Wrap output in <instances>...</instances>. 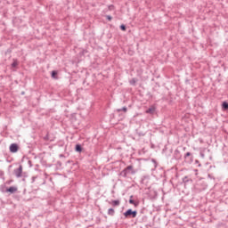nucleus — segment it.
Segmentation results:
<instances>
[{
    "label": "nucleus",
    "mask_w": 228,
    "mask_h": 228,
    "mask_svg": "<svg viewBox=\"0 0 228 228\" xmlns=\"http://www.w3.org/2000/svg\"><path fill=\"white\" fill-rule=\"evenodd\" d=\"M137 216L138 211L133 210L132 208H128L126 211L123 213V216H125V218H136Z\"/></svg>",
    "instance_id": "obj_2"
},
{
    "label": "nucleus",
    "mask_w": 228,
    "mask_h": 228,
    "mask_svg": "<svg viewBox=\"0 0 228 228\" xmlns=\"http://www.w3.org/2000/svg\"><path fill=\"white\" fill-rule=\"evenodd\" d=\"M13 174L17 178L22 177V165H20L18 168H15Z\"/></svg>",
    "instance_id": "obj_6"
},
{
    "label": "nucleus",
    "mask_w": 228,
    "mask_h": 228,
    "mask_svg": "<svg viewBox=\"0 0 228 228\" xmlns=\"http://www.w3.org/2000/svg\"><path fill=\"white\" fill-rule=\"evenodd\" d=\"M155 112H156V108L154 107H151L146 110V113H149L150 115H154Z\"/></svg>",
    "instance_id": "obj_15"
},
{
    "label": "nucleus",
    "mask_w": 228,
    "mask_h": 228,
    "mask_svg": "<svg viewBox=\"0 0 228 228\" xmlns=\"http://www.w3.org/2000/svg\"><path fill=\"white\" fill-rule=\"evenodd\" d=\"M25 92H21V95H24Z\"/></svg>",
    "instance_id": "obj_40"
},
{
    "label": "nucleus",
    "mask_w": 228,
    "mask_h": 228,
    "mask_svg": "<svg viewBox=\"0 0 228 228\" xmlns=\"http://www.w3.org/2000/svg\"><path fill=\"white\" fill-rule=\"evenodd\" d=\"M18 65H19V61H17V59H13V61L11 64V67H12V69H15L17 68Z\"/></svg>",
    "instance_id": "obj_19"
},
{
    "label": "nucleus",
    "mask_w": 228,
    "mask_h": 228,
    "mask_svg": "<svg viewBox=\"0 0 228 228\" xmlns=\"http://www.w3.org/2000/svg\"><path fill=\"white\" fill-rule=\"evenodd\" d=\"M116 111L120 113V111H124V113H127V107H122L121 109H117Z\"/></svg>",
    "instance_id": "obj_20"
},
{
    "label": "nucleus",
    "mask_w": 228,
    "mask_h": 228,
    "mask_svg": "<svg viewBox=\"0 0 228 228\" xmlns=\"http://www.w3.org/2000/svg\"><path fill=\"white\" fill-rule=\"evenodd\" d=\"M153 193H154V198H156V197H158V191H153Z\"/></svg>",
    "instance_id": "obj_35"
},
{
    "label": "nucleus",
    "mask_w": 228,
    "mask_h": 228,
    "mask_svg": "<svg viewBox=\"0 0 228 228\" xmlns=\"http://www.w3.org/2000/svg\"><path fill=\"white\" fill-rule=\"evenodd\" d=\"M183 151H186V147L183 148Z\"/></svg>",
    "instance_id": "obj_41"
},
{
    "label": "nucleus",
    "mask_w": 228,
    "mask_h": 228,
    "mask_svg": "<svg viewBox=\"0 0 228 228\" xmlns=\"http://www.w3.org/2000/svg\"><path fill=\"white\" fill-rule=\"evenodd\" d=\"M200 156L201 158H205L204 152H200Z\"/></svg>",
    "instance_id": "obj_32"
},
{
    "label": "nucleus",
    "mask_w": 228,
    "mask_h": 228,
    "mask_svg": "<svg viewBox=\"0 0 228 228\" xmlns=\"http://www.w3.org/2000/svg\"><path fill=\"white\" fill-rule=\"evenodd\" d=\"M141 184H143L144 186H146V188H149V186L151 185V176L149 175L142 176L141 180Z\"/></svg>",
    "instance_id": "obj_5"
},
{
    "label": "nucleus",
    "mask_w": 228,
    "mask_h": 228,
    "mask_svg": "<svg viewBox=\"0 0 228 228\" xmlns=\"http://www.w3.org/2000/svg\"><path fill=\"white\" fill-rule=\"evenodd\" d=\"M137 134H138V136H145V134H143L142 132H138Z\"/></svg>",
    "instance_id": "obj_29"
},
{
    "label": "nucleus",
    "mask_w": 228,
    "mask_h": 228,
    "mask_svg": "<svg viewBox=\"0 0 228 228\" xmlns=\"http://www.w3.org/2000/svg\"><path fill=\"white\" fill-rule=\"evenodd\" d=\"M13 183V180H9V181H6L5 182V184H11V183Z\"/></svg>",
    "instance_id": "obj_31"
},
{
    "label": "nucleus",
    "mask_w": 228,
    "mask_h": 228,
    "mask_svg": "<svg viewBox=\"0 0 228 228\" xmlns=\"http://www.w3.org/2000/svg\"><path fill=\"white\" fill-rule=\"evenodd\" d=\"M86 53H88V51L83 50V51L81 52V54H85Z\"/></svg>",
    "instance_id": "obj_33"
},
{
    "label": "nucleus",
    "mask_w": 228,
    "mask_h": 228,
    "mask_svg": "<svg viewBox=\"0 0 228 228\" xmlns=\"http://www.w3.org/2000/svg\"><path fill=\"white\" fill-rule=\"evenodd\" d=\"M134 174H136V170H134V167H133V165H130V166H127L126 168H124L119 173V175L126 179L127 178V175H134Z\"/></svg>",
    "instance_id": "obj_1"
},
{
    "label": "nucleus",
    "mask_w": 228,
    "mask_h": 228,
    "mask_svg": "<svg viewBox=\"0 0 228 228\" xmlns=\"http://www.w3.org/2000/svg\"><path fill=\"white\" fill-rule=\"evenodd\" d=\"M28 164H30V167H31V160H28Z\"/></svg>",
    "instance_id": "obj_39"
},
{
    "label": "nucleus",
    "mask_w": 228,
    "mask_h": 228,
    "mask_svg": "<svg viewBox=\"0 0 228 228\" xmlns=\"http://www.w3.org/2000/svg\"><path fill=\"white\" fill-rule=\"evenodd\" d=\"M109 204H111L113 208H118V206H120V200H113L111 202H109Z\"/></svg>",
    "instance_id": "obj_11"
},
{
    "label": "nucleus",
    "mask_w": 228,
    "mask_h": 228,
    "mask_svg": "<svg viewBox=\"0 0 228 228\" xmlns=\"http://www.w3.org/2000/svg\"><path fill=\"white\" fill-rule=\"evenodd\" d=\"M222 110H223V111H227L228 110V102H223Z\"/></svg>",
    "instance_id": "obj_18"
},
{
    "label": "nucleus",
    "mask_w": 228,
    "mask_h": 228,
    "mask_svg": "<svg viewBox=\"0 0 228 228\" xmlns=\"http://www.w3.org/2000/svg\"><path fill=\"white\" fill-rule=\"evenodd\" d=\"M107 215H109V216H115V208H109Z\"/></svg>",
    "instance_id": "obj_13"
},
{
    "label": "nucleus",
    "mask_w": 228,
    "mask_h": 228,
    "mask_svg": "<svg viewBox=\"0 0 228 228\" xmlns=\"http://www.w3.org/2000/svg\"><path fill=\"white\" fill-rule=\"evenodd\" d=\"M107 20H109V22H111V20H113V17L111 15H105Z\"/></svg>",
    "instance_id": "obj_23"
},
{
    "label": "nucleus",
    "mask_w": 228,
    "mask_h": 228,
    "mask_svg": "<svg viewBox=\"0 0 228 228\" xmlns=\"http://www.w3.org/2000/svg\"><path fill=\"white\" fill-rule=\"evenodd\" d=\"M172 159H175V161H181L183 159V154L179 150H175Z\"/></svg>",
    "instance_id": "obj_4"
},
{
    "label": "nucleus",
    "mask_w": 228,
    "mask_h": 228,
    "mask_svg": "<svg viewBox=\"0 0 228 228\" xmlns=\"http://www.w3.org/2000/svg\"><path fill=\"white\" fill-rule=\"evenodd\" d=\"M21 177H23L22 181H26V177H28V173H21Z\"/></svg>",
    "instance_id": "obj_24"
},
{
    "label": "nucleus",
    "mask_w": 228,
    "mask_h": 228,
    "mask_svg": "<svg viewBox=\"0 0 228 228\" xmlns=\"http://www.w3.org/2000/svg\"><path fill=\"white\" fill-rule=\"evenodd\" d=\"M183 161L184 163H187V165H191V163H193L194 161L193 153L190 151H187L186 153H184Z\"/></svg>",
    "instance_id": "obj_3"
},
{
    "label": "nucleus",
    "mask_w": 228,
    "mask_h": 228,
    "mask_svg": "<svg viewBox=\"0 0 228 228\" xmlns=\"http://www.w3.org/2000/svg\"><path fill=\"white\" fill-rule=\"evenodd\" d=\"M0 102H1V98H0Z\"/></svg>",
    "instance_id": "obj_42"
},
{
    "label": "nucleus",
    "mask_w": 228,
    "mask_h": 228,
    "mask_svg": "<svg viewBox=\"0 0 228 228\" xmlns=\"http://www.w3.org/2000/svg\"><path fill=\"white\" fill-rule=\"evenodd\" d=\"M151 161L154 163L155 167H158V162L156 161V159H152Z\"/></svg>",
    "instance_id": "obj_30"
},
{
    "label": "nucleus",
    "mask_w": 228,
    "mask_h": 228,
    "mask_svg": "<svg viewBox=\"0 0 228 228\" xmlns=\"http://www.w3.org/2000/svg\"><path fill=\"white\" fill-rule=\"evenodd\" d=\"M3 175H4V172L0 171V176L2 177Z\"/></svg>",
    "instance_id": "obj_34"
},
{
    "label": "nucleus",
    "mask_w": 228,
    "mask_h": 228,
    "mask_svg": "<svg viewBox=\"0 0 228 228\" xmlns=\"http://www.w3.org/2000/svg\"><path fill=\"white\" fill-rule=\"evenodd\" d=\"M51 77H52L53 79H58V71L53 70V71L51 72Z\"/></svg>",
    "instance_id": "obj_16"
},
{
    "label": "nucleus",
    "mask_w": 228,
    "mask_h": 228,
    "mask_svg": "<svg viewBox=\"0 0 228 228\" xmlns=\"http://www.w3.org/2000/svg\"><path fill=\"white\" fill-rule=\"evenodd\" d=\"M183 184H191V183H193V180L191 178H190L189 176H184L183 179Z\"/></svg>",
    "instance_id": "obj_9"
},
{
    "label": "nucleus",
    "mask_w": 228,
    "mask_h": 228,
    "mask_svg": "<svg viewBox=\"0 0 228 228\" xmlns=\"http://www.w3.org/2000/svg\"><path fill=\"white\" fill-rule=\"evenodd\" d=\"M6 190H8V187H6L5 184L0 185V191H1L2 193H7Z\"/></svg>",
    "instance_id": "obj_17"
},
{
    "label": "nucleus",
    "mask_w": 228,
    "mask_h": 228,
    "mask_svg": "<svg viewBox=\"0 0 228 228\" xmlns=\"http://www.w3.org/2000/svg\"><path fill=\"white\" fill-rule=\"evenodd\" d=\"M28 164H30V167H31V160H28Z\"/></svg>",
    "instance_id": "obj_38"
},
{
    "label": "nucleus",
    "mask_w": 228,
    "mask_h": 228,
    "mask_svg": "<svg viewBox=\"0 0 228 228\" xmlns=\"http://www.w3.org/2000/svg\"><path fill=\"white\" fill-rule=\"evenodd\" d=\"M45 140H48V136L47 135L45 137Z\"/></svg>",
    "instance_id": "obj_37"
},
{
    "label": "nucleus",
    "mask_w": 228,
    "mask_h": 228,
    "mask_svg": "<svg viewBox=\"0 0 228 228\" xmlns=\"http://www.w3.org/2000/svg\"><path fill=\"white\" fill-rule=\"evenodd\" d=\"M35 181H37V176H32V178H31V183L33 184V183H35Z\"/></svg>",
    "instance_id": "obj_28"
},
{
    "label": "nucleus",
    "mask_w": 228,
    "mask_h": 228,
    "mask_svg": "<svg viewBox=\"0 0 228 228\" xmlns=\"http://www.w3.org/2000/svg\"><path fill=\"white\" fill-rule=\"evenodd\" d=\"M108 10L109 12H113V10H115V5L113 4L108 5Z\"/></svg>",
    "instance_id": "obj_21"
},
{
    "label": "nucleus",
    "mask_w": 228,
    "mask_h": 228,
    "mask_svg": "<svg viewBox=\"0 0 228 228\" xmlns=\"http://www.w3.org/2000/svg\"><path fill=\"white\" fill-rule=\"evenodd\" d=\"M195 164L198 165V167H202V165L198 159L195 160Z\"/></svg>",
    "instance_id": "obj_27"
},
{
    "label": "nucleus",
    "mask_w": 228,
    "mask_h": 228,
    "mask_svg": "<svg viewBox=\"0 0 228 228\" xmlns=\"http://www.w3.org/2000/svg\"><path fill=\"white\" fill-rule=\"evenodd\" d=\"M133 195L130 196L128 202L129 204H132L134 208H138L140 206V201L133 200Z\"/></svg>",
    "instance_id": "obj_8"
},
{
    "label": "nucleus",
    "mask_w": 228,
    "mask_h": 228,
    "mask_svg": "<svg viewBox=\"0 0 228 228\" xmlns=\"http://www.w3.org/2000/svg\"><path fill=\"white\" fill-rule=\"evenodd\" d=\"M195 188L196 190H198V191H202L203 190H206L205 188L203 189L199 188V183L196 184Z\"/></svg>",
    "instance_id": "obj_26"
},
{
    "label": "nucleus",
    "mask_w": 228,
    "mask_h": 228,
    "mask_svg": "<svg viewBox=\"0 0 228 228\" xmlns=\"http://www.w3.org/2000/svg\"><path fill=\"white\" fill-rule=\"evenodd\" d=\"M17 190H18L17 186H11V187H7L6 191L7 193L13 194V193H16Z\"/></svg>",
    "instance_id": "obj_10"
},
{
    "label": "nucleus",
    "mask_w": 228,
    "mask_h": 228,
    "mask_svg": "<svg viewBox=\"0 0 228 228\" xmlns=\"http://www.w3.org/2000/svg\"><path fill=\"white\" fill-rule=\"evenodd\" d=\"M137 81H138V78L133 77L131 80H129V85H131V86H136Z\"/></svg>",
    "instance_id": "obj_14"
},
{
    "label": "nucleus",
    "mask_w": 228,
    "mask_h": 228,
    "mask_svg": "<svg viewBox=\"0 0 228 228\" xmlns=\"http://www.w3.org/2000/svg\"><path fill=\"white\" fill-rule=\"evenodd\" d=\"M61 166H62L61 161L59 160V161L56 162L57 168H61Z\"/></svg>",
    "instance_id": "obj_25"
},
{
    "label": "nucleus",
    "mask_w": 228,
    "mask_h": 228,
    "mask_svg": "<svg viewBox=\"0 0 228 228\" xmlns=\"http://www.w3.org/2000/svg\"><path fill=\"white\" fill-rule=\"evenodd\" d=\"M10 152L15 154V152H19V144L12 143L9 147Z\"/></svg>",
    "instance_id": "obj_7"
},
{
    "label": "nucleus",
    "mask_w": 228,
    "mask_h": 228,
    "mask_svg": "<svg viewBox=\"0 0 228 228\" xmlns=\"http://www.w3.org/2000/svg\"><path fill=\"white\" fill-rule=\"evenodd\" d=\"M60 158H65V155L61 154V155H60Z\"/></svg>",
    "instance_id": "obj_36"
},
{
    "label": "nucleus",
    "mask_w": 228,
    "mask_h": 228,
    "mask_svg": "<svg viewBox=\"0 0 228 228\" xmlns=\"http://www.w3.org/2000/svg\"><path fill=\"white\" fill-rule=\"evenodd\" d=\"M75 151L79 152V154H81V152H83V146L79 143L76 144Z\"/></svg>",
    "instance_id": "obj_12"
},
{
    "label": "nucleus",
    "mask_w": 228,
    "mask_h": 228,
    "mask_svg": "<svg viewBox=\"0 0 228 228\" xmlns=\"http://www.w3.org/2000/svg\"><path fill=\"white\" fill-rule=\"evenodd\" d=\"M119 29H121V31H126V30L127 29V28L126 27V25L121 24V25L119 26Z\"/></svg>",
    "instance_id": "obj_22"
}]
</instances>
